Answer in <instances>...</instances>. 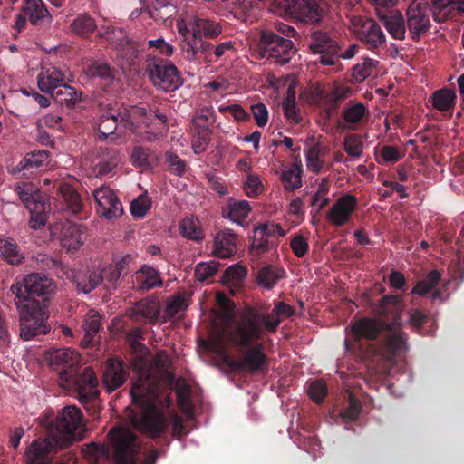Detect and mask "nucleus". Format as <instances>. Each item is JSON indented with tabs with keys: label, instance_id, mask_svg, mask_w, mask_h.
<instances>
[{
	"label": "nucleus",
	"instance_id": "49530a36",
	"mask_svg": "<svg viewBox=\"0 0 464 464\" xmlns=\"http://www.w3.org/2000/svg\"><path fill=\"white\" fill-rule=\"evenodd\" d=\"M246 275V270L244 266L236 264L226 269L223 276L224 284L230 287H238Z\"/></svg>",
	"mask_w": 464,
	"mask_h": 464
},
{
	"label": "nucleus",
	"instance_id": "a211bd4d",
	"mask_svg": "<svg viewBox=\"0 0 464 464\" xmlns=\"http://www.w3.org/2000/svg\"><path fill=\"white\" fill-rule=\"evenodd\" d=\"M354 33L357 37L366 43L370 48H379L385 44V34L379 24L372 19L358 18L357 24H353Z\"/></svg>",
	"mask_w": 464,
	"mask_h": 464
},
{
	"label": "nucleus",
	"instance_id": "cd10ccee",
	"mask_svg": "<svg viewBox=\"0 0 464 464\" xmlns=\"http://www.w3.org/2000/svg\"><path fill=\"white\" fill-rule=\"evenodd\" d=\"M250 211L251 207L247 200H231L227 208L223 209V217L235 224L243 226Z\"/></svg>",
	"mask_w": 464,
	"mask_h": 464
},
{
	"label": "nucleus",
	"instance_id": "bf43d9fd",
	"mask_svg": "<svg viewBox=\"0 0 464 464\" xmlns=\"http://www.w3.org/2000/svg\"><path fill=\"white\" fill-rule=\"evenodd\" d=\"M83 451L95 461H106L109 458V450L102 444L91 442L84 446Z\"/></svg>",
	"mask_w": 464,
	"mask_h": 464
},
{
	"label": "nucleus",
	"instance_id": "680f3d73",
	"mask_svg": "<svg viewBox=\"0 0 464 464\" xmlns=\"http://www.w3.org/2000/svg\"><path fill=\"white\" fill-rule=\"evenodd\" d=\"M47 150H37L26 154L20 162L22 168H37L41 166L48 158Z\"/></svg>",
	"mask_w": 464,
	"mask_h": 464
},
{
	"label": "nucleus",
	"instance_id": "69168bd1",
	"mask_svg": "<svg viewBox=\"0 0 464 464\" xmlns=\"http://www.w3.org/2000/svg\"><path fill=\"white\" fill-rule=\"evenodd\" d=\"M361 412V405L359 401L352 395L349 394V404L348 407L341 411L340 417L345 422L355 420Z\"/></svg>",
	"mask_w": 464,
	"mask_h": 464
},
{
	"label": "nucleus",
	"instance_id": "3c124183",
	"mask_svg": "<svg viewBox=\"0 0 464 464\" xmlns=\"http://www.w3.org/2000/svg\"><path fill=\"white\" fill-rule=\"evenodd\" d=\"M440 277L441 275L438 270L430 271L424 279L417 283L411 293L419 295H423L429 293L439 283Z\"/></svg>",
	"mask_w": 464,
	"mask_h": 464
},
{
	"label": "nucleus",
	"instance_id": "393cba45",
	"mask_svg": "<svg viewBox=\"0 0 464 464\" xmlns=\"http://www.w3.org/2000/svg\"><path fill=\"white\" fill-rule=\"evenodd\" d=\"M309 48L313 53H338L340 46L327 33L315 31L311 34Z\"/></svg>",
	"mask_w": 464,
	"mask_h": 464
},
{
	"label": "nucleus",
	"instance_id": "aec40b11",
	"mask_svg": "<svg viewBox=\"0 0 464 464\" xmlns=\"http://www.w3.org/2000/svg\"><path fill=\"white\" fill-rule=\"evenodd\" d=\"M66 80L65 72L55 66L42 68L37 76L39 89L45 93H51L60 88Z\"/></svg>",
	"mask_w": 464,
	"mask_h": 464
},
{
	"label": "nucleus",
	"instance_id": "6ab92c4d",
	"mask_svg": "<svg viewBox=\"0 0 464 464\" xmlns=\"http://www.w3.org/2000/svg\"><path fill=\"white\" fill-rule=\"evenodd\" d=\"M54 447V436L51 433L44 440H34L25 450V460L28 464H50V454Z\"/></svg>",
	"mask_w": 464,
	"mask_h": 464
},
{
	"label": "nucleus",
	"instance_id": "4468645a",
	"mask_svg": "<svg viewBox=\"0 0 464 464\" xmlns=\"http://www.w3.org/2000/svg\"><path fill=\"white\" fill-rule=\"evenodd\" d=\"M93 197L98 205V211L106 219L119 218L123 213V208L115 192L109 187H101L93 191Z\"/></svg>",
	"mask_w": 464,
	"mask_h": 464
},
{
	"label": "nucleus",
	"instance_id": "79ce46f5",
	"mask_svg": "<svg viewBox=\"0 0 464 464\" xmlns=\"http://www.w3.org/2000/svg\"><path fill=\"white\" fill-rule=\"evenodd\" d=\"M97 25L92 17L81 14L77 15L71 24L72 31L81 36H88L92 34Z\"/></svg>",
	"mask_w": 464,
	"mask_h": 464
},
{
	"label": "nucleus",
	"instance_id": "a878e982",
	"mask_svg": "<svg viewBox=\"0 0 464 464\" xmlns=\"http://www.w3.org/2000/svg\"><path fill=\"white\" fill-rule=\"evenodd\" d=\"M101 159L93 167L95 176H104L110 173L120 162V151L114 148H102Z\"/></svg>",
	"mask_w": 464,
	"mask_h": 464
},
{
	"label": "nucleus",
	"instance_id": "4be33fe9",
	"mask_svg": "<svg viewBox=\"0 0 464 464\" xmlns=\"http://www.w3.org/2000/svg\"><path fill=\"white\" fill-rule=\"evenodd\" d=\"M237 252V235L232 229L226 228L217 233L214 239L213 253L216 256L227 258Z\"/></svg>",
	"mask_w": 464,
	"mask_h": 464
},
{
	"label": "nucleus",
	"instance_id": "5701e85b",
	"mask_svg": "<svg viewBox=\"0 0 464 464\" xmlns=\"http://www.w3.org/2000/svg\"><path fill=\"white\" fill-rule=\"evenodd\" d=\"M126 381V372L123 362L118 359H111L107 362L104 373L103 383L108 392H112L121 387Z\"/></svg>",
	"mask_w": 464,
	"mask_h": 464
},
{
	"label": "nucleus",
	"instance_id": "7c9ffc66",
	"mask_svg": "<svg viewBox=\"0 0 464 464\" xmlns=\"http://www.w3.org/2000/svg\"><path fill=\"white\" fill-rule=\"evenodd\" d=\"M303 165L301 160H295L288 168L283 169L281 180L285 190L292 191L302 187Z\"/></svg>",
	"mask_w": 464,
	"mask_h": 464
},
{
	"label": "nucleus",
	"instance_id": "09e8293b",
	"mask_svg": "<svg viewBox=\"0 0 464 464\" xmlns=\"http://www.w3.org/2000/svg\"><path fill=\"white\" fill-rule=\"evenodd\" d=\"M100 35L117 46H121L128 43V34L121 27L111 25L102 27Z\"/></svg>",
	"mask_w": 464,
	"mask_h": 464
},
{
	"label": "nucleus",
	"instance_id": "9b49d317",
	"mask_svg": "<svg viewBox=\"0 0 464 464\" xmlns=\"http://www.w3.org/2000/svg\"><path fill=\"white\" fill-rule=\"evenodd\" d=\"M295 49L290 39L272 32H263L260 38L259 53L263 58L277 64H285L292 59Z\"/></svg>",
	"mask_w": 464,
	"mask_h": 464
},
{
	"label": "nucleus",
	"instance_id": "412c9836",
	"mask_svg": "<svg viewBox=\"0 0 464 464\" xmlns=\"http://www.w3.org/2000/svg\"><path fill=\"white\" fill-rule=\"evenodd\" d=\"M368 113L369 110L363 103L349 102L342 111L341 125L345 130H357Z\"/></svg>",
	"mask_w": 464,
	"mask_h": 464
},
{
	"label": "nucleus",
	"instance_id": "37998d69",
	"mask_svg": "<svg viewBox=\"0 0 464 464\" xmlns=\"http://www.w3.org/2000/svg\"><path fill=\"white\" fill-rule=\"evenodd\" d=\"M284 276V271L271 266H265L257 274L258 284L266 288L272 289Z\"/></svg>",
	"mask_w": 464,
	"mask_h": 464
},
{
	"label": "nucleus",
	"instance_id": "e433bc0d",
	"mask_svg": "<svg viewBox=\"0 0 464 464\" xmlns=\"http://www.w3.org/2000/svg\"><path fill=\"white\" fill-rule=\"evenodd\" d=\"M23 13L33 24H38L47 18V10L42 0H24Z\"/></svg>",
	"mask_w": 464,
	"mask_h": 464
},
{
	"label": "nucleus",
	"instance_id": "c9c22d12",
	"mask_svg": "<svg viewBox=\"0 0 464 464\" xmlns=\"http://www.w3.org/2000/svg\"><path fill=\"white\" fill-rule=\"evenodd\" d=\"M379 61L372 58H364L362 63L355 64L352 69V82L362 83L365 79L376 72Z\"/></svg>",
	"mask_w": 464,
	"mask_h": 464
},
{
	"label": "nucleus",
	"instance_id": "de8ad7c7",
	"mask_svg": "<svg viewBox=\"0 0 464 464\" xmlns=\"http://www.w3.org/2000/svg\"><path fill=\"white\" fill-rule=\"evenodd\" d=\"M455 5L456 4L451 0H432L430 10L432 12L435 21L442 22L450 15Z\"/></svg>",
	"mask_w": 464,
	"mask_h": 464
},
{
	"label": "nucleus",
	"instance_id": "864d4df0",
	"mask_svg": "<svg viewBox=\"0 0 464 464\" xmlns=\"http://www.w3.org/2000/svg\"><path fill=\"white\" fill-rule=\"evenodd\" d=\"M181 50L185 57L189 61H198L200 59L198 52V37H195L191 34L182 36Z\"/></svg>",
	"mask_w": 464,
	"mask_h": 464
},
{
	"label": "nucleus",
	"instance_id": "72a5a7b5",
	"mask_svg": "<svg viewBox=\"0 0 464 464\" xmlns=\"http://www.w3.org/2000/svg\"><path fill=\"white\" fill-rule=\"evenodd\" d=\"M384 27L390 35L396 40H402L405 37V24L402 15L399 13H391L382 16Z\"/></svg>",
	"mask_w": 464,
	"mask_h": 464
},
{
	"label": "nucleus",
	"instance_id": "f3484780",
	"mask_svg": "<svg viewBox=\"0 0 464 464\" xmlns=\"http://www.w3.org/2000/svg\"><path fill=\"white\" fill-rule=\"evenodd\" d=\"M82 227L71 221L57 223L52 229V234L58 237L61 244L68 250H77L83 244Z\"/></svg>",
	"mask_w": 464,
	"mask_h": 464
},
{
	"label": "nucleus",
	"instance_id": "473e14b6",
	"mask_svg": "<svg viewBox=\"0 0 464 464\" xmlns=\"http://www.w3.org/2000/svg\"><path fill=\"white\" fill-rule=\"evenodd\" d=\"M456 92L448 88H443L434 92L430 101L432 107L440 111H448L454 108L456 103Z\"/></svg>",
	"mask_w": 464,
	"mask_h": 464
},
{
	"label": "nucleus",
	"instance_id": "20e7f679",
	"mask_svg": "<svg viewBox=\"0 0 464 464\" xmlns=\"http://www.w3.org/2000/svg\"><path fill=\"white\" fill-rule=\"evenodd\" d=\"M121 125L136 132L142 141H154L168 129L165 114L144 107L131 106L117 115H102L98 124L100 137L106 139Z\"/></svg>",
	"mask_w": 464,
	"mask_h": 464
},
{
	"label": "nucleus",
	"instance_id": "8fccbe9b",
	"mask_svg": "<svg viewBox=\"0 0 464 464\" xmlns=\"http://www.w3.org/2000/svg\"><path fill=\"white\" fill-rule=\"evenodd\" d=\"M303 0H281L275 3L273 12L283 17L295 18Z\"/></svg>",
	"mask_w": 464,
	"mask_h": 464
},
{
	"label": "nucleus",
	"instance_id": "bb28decb",
	"mask_svg": "<svg viewBox=\"0 0 464 464\" xmlns=\"http://www.w3.org/2000/svg\"><path fill=\"white\" fill-rule=\"evenodd\" d=\"M135 282L137 288L141 291H148L162 284L159 272L148 265H143L135 273Z\"/></svg>",
	"mask_w": 464,
	"mask_h": 464
},
{
	"label": "nucleus",
	"instance_id": "5fc2aeb1",
	"mask_svg": "<svg viewBox=\"0 0 464 464\" xmlns=\"http://www.w3.org/2000/svg\"><path fill=\"white\" fill-rule=\"evenodd\" d=\"M219 263L216 260L200 262L196 266L195 276L200 282H204L212 277L218 270Z\"/></svg>",
	"mask_w": 464,
	"mask_h": 464
},
{
	"label": "nucleus",
	"instance_id": "0e129e2a",
	"mask_svg": "<svg viewBox=\"0 0 464 464\" xmlns=\"http://www.w3.org/2000/svg\"><path fill=\"white\" fill-rule=\"evenodd\" d=\"M187 303L184 296L176 295L168 301L165 307V314L169 317H173L180 314L187 309Z\"/></svg>",
	"mask_w": 464,
	"mask_h": 464
},
{
	"label": "nucleus",
	"instance_id": "c03bdc74",
	"mask_svg": "<svg viewBox=\"0 0 464 464\" xmlns=\"http://www.w3.org/2000/svg\"><path fill=\"white\" fill-rule=\"evenodd\" d=\"M153 152L149 148L135 146L130 153L131 164L136 168L148 169L151 167Z\"/></svg>",
	"mask_w": 464,
	"mask_h": 464
},
{
	"label": "nucleus",
	"instance_id": "ddd939ff",
	"mask_svg": "<svg viewBox=\"0 0 464 464\" xmlns=\"http://www.w3.org/2000/svg\"><path fill=\"white\" fill-rule=\"evenodd\" d=\"M177 28L182 36L191 34L198 38H215L221 33L218 23L198 16H192L188 21L181 20L178 23Z\"/></svg>",
	"mask_w": 464,
	"mask_h": 464
},
{
	"label": "nucleus",
	"instance_id": "f8f14e48",
	"mask_svg": "<svg viewBox=\"0 0 464 464\" xmlns=\"http://www.w3.org/2000/svg\"><path fill=\"white\" fill-rule=\"evenodd\" d=\"M146 72L153 84L163 91L172 92L181 86V78L176 66L163 62H152Z\"/></svg>",
	"mask_w": 464,
	"mask_h": 464
},
{
	"label": "nucleus",
	"instance_id": "7ed1b4c3",
	"mask_svg": "<svg viewBox=\"0 0 464 464\" xmlns=\"http://www.w3.org/2000/svg\"><path fill=\"white\" fill-rule=\"evenodd\" d=\"M218 303L224 307L222 316L225 334L231 344L244 348L259 340L264 330L275 332L281 318L274 310L267 314H259L252 308L244 310L237 318L231 319L230 303L223 295H218Z\"/></svg>",
	"mask_w": 464,
	"mask_h": 464
},
{
	"label": "nucleus",
	"instance_id": "a19ab883",
	"mask_svg": "<svg viewBox=\"0 0 464 464\" xmlns=\"http://www.w3.org/2000/svg\"><path fill=\"white\" fill-rule=\"evenodd\" d=\"M54 99L57 102L64 104L67 107H73L82 100V92H77L74 88L64 82L56 90Z\"/></svg>",
	"mask_w": 464,
	"mask_h": 464
},
{
	"label": "nucleus",
	"instance_id": "13d9d810",
	"mask_svg": "<svg viewBox=\"0 0 464 464\" xmlns=\"http://www.w3.org/2000/svg\"><path fill=\"white\" fill-rule=\"evenodd\" d=\"M243 188L248 197H256L264 191V185L258 175L248 173L244 181Z\"/></svg>",
	"mask_w": 464,
	"mask_h": 464
},
{
	"label": "nucleus",
	"instance_id": "e2e57ef3",
	"mask_svg": "<svg viewBox=\"0 0 464 464\" xmlns=\"http://www.w3.org/2000/svg\"><path fill=\"white\" fill-rule=\"evenodd\" d=\"M344 150L353 158H360L362 154L363 145L360 137L349 135L344 140Z\"/></svg>",
	"mask_w": 464,
	"mask_h": 464
},
{
	"label": "nucleus",
	"instance_id": "f704fd0d",
	"mask_svg": "<svg viewBox=\"0 0 464 464\" xmlns=\"http://www.w3.org/2000/svg\"><path fill=\"white\" fill-rule=\"evenodd\" d=\"M84 73L92 79H99L106 84H111L114 80V72L105 63L93 62L84 68Z\"/></svg>",
	"mask_w": 464,
	"mask_h": 464
},
{
	"label": "nucleus",
	"instance_id": "774afa93",
	"mask_svg": "<svg viewBox=\"0 0 464 464\" xmlns=\"http://www.w3.org/2000/svg\"><path fill=\"white\" fill-rule=\"evenodd\" d=\"M305 160L308 170L314 173L321 171L323 162L319 158V150L317 148L313 147L305 152Z\"/></svg>",
	"mask_w": 464,
	"mask_h": 464
},
{
	"label": "nucleus",
	"instance_id": "ea45409f",
	"mask_svg": "<svg viewBox=\"0 0 464 464\" xmlns=\"http://www.w3.org/2000/svg\"><path fill=\"white\" fill-rule=\"evenodd\" d=\"M0 256L12 265H18L23 260V255L11 238H0Z\"/></svg>",
	"mask_w": 464,
	"mask_h": 464
},
{
	"label": "nucleus",
	"instance_id": "0eeeda50",
	"mask_svg": "<svg viewBox=\"0 0 464 464\" xmlns=\"http://www.w3.org/2000/svg\"><path fill=\"white\" fill-rule=\"evenodd\" d=\"M84 422L82 414L75 406H66L56 418L51 433L59 448H66L82 439Z\"/></svg>",
	"mask_w": 464,
	"mask_h": 464
},
{
	"label": "nucleus",
	"instance_id": "a18cd8bd",
	"mask_svg": "<svg viewBox=\"0 0 464 464\" xmlns=\"http://www.w3.org/2000/svg\"><path fill=\"white\" fill-rule=\"evenodd\" d=\"M283 110L285 117L291 123H298L301 120L300 114L296 108L295 92L293 87L287 89L286 98L283 102Z\"/></svg>",
	"mask_w": 464,
	"mask_h": 464
},
{
	"label": "nucleus",
	"instance_id": "2f4dec72",
	"mask_svg": "<svg viewBox=\"0 0 464 464\" xmlns=\"http://www.w3.org/2000/svg\"><path fill=\"white\" fill-rule=\"evenodd\" d=\"M179 230L183 237L193 241H201L205 237L200 220L193 215L184 218L179 222Z\"/></svg>",
	"mask_w": 464,
	"mask_h": 464
},
{
	"label": "nucleus",
	"instance_id": "f257e3e1",
	"mask_svg": "<svg viewBox=\"0 0 464 464\" xmlns=\"http://www.w3.org/2000/svg\"><path fill=\"white\" fill-rule=\"evenodd\" d=\"M170 366L169 355L164 351L158 352L150 364L140 366L130 392L139 412L128 409L126 419L136 430L151 438L160 437L169 426L161 408H169L170 400L161 394L160 388L173 379Z\"/></svg>",
	"mask_w": 464,
	"mask_h": 464
},
{
	"label": "nucleus",
	"instance_id": "423d86ee",
	"mask_svg": "<svg viewBox=\"0 0 464 464\" xmlns=\"http://www.w3.org/2000/svg\"><path fill=\"white\" fill-rule=\"evenodd\" d=\"M225 340L231 343L225 334L224 326L222 330H217L208 340H202L201 343L205 349L217 354L232 371L256 373L266 365V357L262 344L250 347L243 353L241 358L234 359L227 353Z\"/></svg>",
	"mask_w": 464,
	"mask_h": 464
},
{
	"label": "nucleus",
	"instance_id": "4d7b16f0",
	"mask_svg": "<svg viewBox=\"0 0 464 464\" xmlns=\"http://www.w3.org/2000/svg\"><path fill=\"white\" fill-rule=\"evenodd\" d=\"M402 310L401 299L399 295H386L382 297L378 313L382 315L398 313Z\"/></svg>",
	"mask_w": 464,
	"mask_h": 464
},
{
	"label": "nucleus",
	"instance_id": "338daca9",
	"mask_svg": "<svg viewBox=\"0 0 464 464\" xmlns=\"http://www.w3.org/2000/svg\"><path fill=\"white\" fill-rule=\"evenodd\" d=\"M307 392L313 401L320 402L327 393L326 384L322 380L313 381L308 385Z\"/></svg>",
	"mask_w": 464,
	"mask_h": 464
},
{
	"label": "nucleus",
	"instance_id": "603ef678",
	"mask_svg": "<svg viewBox=\"0 0 464 464\" xmlns=\"http://www.w3.org/2000/svg\"><path fill=\"white\" fill-rule=\"evenodd\" d=\"M61 194L68 208L72 213H78L82 209V200L75 189L67 184L60 187Z\"/></svg>",
	"mask_w": 464,
	"mask_h": 464
},
{
	"label": "nucleus",
	"instance_id": "c756f323",
	"mask_svg": "<svg viewBox=\"0 0 464 464\" xmlns=\"http://www.w3.org/2000/svg\"><path fill=\"white\" fill-rule=\"evenodd\" d=\"M73 280L79 291L88 294L101 284L102 276L99 270L79 271L73 275Z\"/></svg>",
	"mask_w": 464,
	"mask_h": 464
},
{
	"label": "nucleus",
	"instance_id": "f03ea898",
	"mask_svg": "<svg viewBox=\"0 0 464 464\" xmlns=\"http://www.w3.org/2000/svg\"><path fill=\"white\" fill-rule=\"evenodd\" d=\"M55 289L56 286L51 278L38 273L28 275L23 283L16 281L11 285V291L15 295L14 303L19 311L20 336L24 340H32L50 331V326L46 324V312L39 302L30 298L29 295H50Z\"/></svg>",
	"mask_w": 464,
	"mask_h": 464
},
{
	"label": "nucleus",
	"instance_id": "9d476101",
	"mask_svg": "<svg viewBox=\"0 0 464 464\" xmlns=\"http://www.w3.org/2000/svg\"><path fill=\"white\" fill-rule=\"evenodd\" d=\"M76 372L77 369L72 372L68 371L60 372L58 382L63 390L76 392L80 401L84 403L97 395L98 379L90 367L85 368L80 376L76 375Z\"/></svg>",
	"mask_w": 464,
	"mask_h": 464
},
{
	"label": "nucleus",
	"instance_id": "1a4fd4ad",
	"mask_svg": "<svg viewBox=\"0 0 464 464\" xmlns=\"http://www.w3.org/2000/svg\"><path fill=\"white\" fill-rule=\"evenodd\" d=\"M109 437L115 464H138L140 444L133 432L123 427H116L110 430Z\"/></svg>",
	"mask_w": 464,
	"mask_h": 464
},
{
	"label": "nucleus",
	"instance_id": "6e6d98bb",
	"mask_svg": "<svg viewBox=\"0 0 464 464\" xmlns=\"http://www.w3.org/2000/svg\"><path fill=\"white\" fill-rule=\"evenodd\" d=\"M352 91L349 87L337 86L328 92L323 97L324 104L329 107H334L343 102L351 94Z\"/></svg>",
	"mask_w": 464,
	"mask_h": 464
},
{
	"label": "nucleus",
	"instance_id": "b1692460",
	"mask_svg": "<svg viewBox=\"0 0 464 464\" xmlns=\"http://www.w3.org/2000/svg\"><path fill=\"white\" fill-rule=\"evenodd\" d=\"M50 362L53 366H63V371L72 372L77 369L80 355L71 348H59L50 353Z\"/></svg>",
	"mask_w": 464,
	"mask_h": 464
},
{
	"label": "nucleus",
	"instance_id": "c85d7f7f",
	"mask_svg": "<svg viewBox=\"0 0 464 464\" xmlns=\"http://www.w3.org/2000/svg\"><path fill=\"white\" fill-rule=\"evenodd\" d=\"M160 314V304L154 300L145 299L140 301L132 308L131 317L137 321L151 323Z\"/></svg>",
	"mask_w": 464,
	"mask_h": 464
},
{
	"label": "nucleus",
	"instance_id": "052dcab7",
	"mask_svg": "<svg viewBox=\"0 0 464 464\" xmlns=\"http://www.w3.org/2000/svg\"><path fill=\"white\" fill-rule=\"evenodd\" d=\"M151 207L150 199L145 196H140L138 198L132 200L130 203V210L133 217L143 218Z\"/></svg>",
	"mask_w": 464,
	"mask_h": 464
},
{
	"label": "nucleus",
	"instance_id": "4c0bfd02",
	"mask_svg": "<svg viewBox=\"0 0 464 464\" xmlns=\"http://www.w3.org/2000/svg\"><path fill=\"white\" fill-rule=\"evenodd\" d=\"M300 7L295 19L309 24H316L321 20L322 14L315 1L303 0Z\"/></svg>",
	"mask_w": 464,
	"mask_h": 464
},
{
	"label": "nucleus",
	"instance_id": "58836bf2",
	"mask_svg": "<svg viewBox=\"0 0 464 464\" xmlns=\"http://www.w3.org/2000/svg\"><path fill=\"white\" fill-rule=\"evenodd\" d=\"M102 316L99 312L90 310L84 317L82 328L85 332L83 342L89 343L101 328Z\"/></svg>",
	"mask_w": 464,
	"mask_h": 464
},
{
	"label": "nucleus",
	"instance_id": "39448f33",
	"mask_svg": "<svg viewBox=\"0 0 464 464\" xmlns=\"http://www.w3.org/2000/svg\"><path fill=\"white\" fill-rule=\"evenodd\" d=\"M378 335L382 336V342L378 346L376 354L386 363H393L396 356L407 351L406 337L401 331L400 324L397 321L384 324L373 318H362L351 325L344 341L345 349L350 352L354 349V343H351L349 339L358 342L361 338L370 340Z\"/></svg>",
	"mask_w": 464,
	"mask_h": 464
},
{
	"label": "nucleus",
	"instance_id": "2eb2a0df",
	"mask_svg": "<svg viewBox=\"0 0 464 464\" xmlns=\"http://www.w3.org/2000/svg\"><path fill=\"white\" fill-rule=\"evenodd\" d=\"M357 204L355 196L349 193L341 196L329 209L327 219L334 226H343L350 220Z\"/></svg>",
	"mask_w": 464,
	"mask_h": 464
},
{
	"label": "nucleus",
	"instance_id": "dca6fc26",
	"mask_svg": "<svg viewBox=\"0 0 464 464\" xmlns=\"http://www.w3.org/2000/svg\"><path fill=\"white\" fill-rule=\"evenodd\" d=\"M430 7L425 0H413L407 10L408 25L410 31L420 35L425 33L430 26Z\"/></svg>",
	"mask_w": 464,
	"mask_h": 464
},
{
	"label": "nucleus",
	"instance_id": "6e6552de",
	"mask_svg": "<svg viewBox=\"0 0 464 464\" xmlns=\"http://www.w3.org/2000/svg\"><path fill=\"white\" fill-rule=\"evenodd\" d=\"M14 191L31 214L30 227L36 230L44 227L50 205L42 198L37 186L31 182L21 183L14 186Z\"/></svg>",
	"mask_w": 464,
	"mask_h": 464
}]
</instances>
